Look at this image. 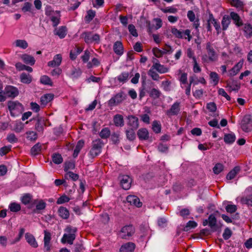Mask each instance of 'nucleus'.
Here are the masks:
<instances>
[{
	"instance_id": "1",
	"label": "nucleus",
	"mask_w": 252,
	"mask_h": 252,
	"mask_svg": "<svg viewBox=\"0 0 252 252\" xmlns=\"http://www.w3.org/2000/svg\"><path fill=\"white\" fill-rule=\"evenodd\" d=\"M104 143L100 139H97L93 140L92 142L91 149L89 153V156L91 158H94L98 156L102 151Z\"/></svg>"
},
{
	"instance_id": "2",
	"label": "nucleus",
	"mask_w": 252,
	"mask_h": 252,
	"mask_svg": "<svg viewBox=\"0 0 252 252\" xmlns=\"http://www.w3.org/2000/svg\"><path fill=\"white\" fill-rule=\"evenodd\" d=\"M66 231L68 234H64L61 239V242L63 244L67 242L69 244H72L76 237L75 233L77 229L75 227L68 226L66 229Z\"/></svg>"
},
{
	"instance_id": "3",
	"label": "nucleus",
	"mask_w": 252,
	"mask_h": 252,
	"mask_svg": "<svg viewBox=\"0 0 252 252\" xmlns=\"http://www.w3.org/2000/svg\"><path fill=\"white\" fill-rule=\"evenodd\" d=\"M135 232V228L132 225L123 226L119 233V236L123 239L128 240Z\"/></svg>"
},
{
	"instance_id": "4",
	"label": "nucleus",
	"mask_w": 252,
	"mask_h": 252,
	"mask_svg": "<svg viewBox=\"0 0 252 252\" xmlns=\"http://www.w3.org/2000/svg\"><path fill=\"white\" fill-rule=\"evenodd\" d=\"M126 94L121 91L112 97L108 102L109 106H114L118 105L126 99Z\"/></svg>"
},
{
	"instance_id": "5",
	"label": "nucleus",
	"mask_w": 252,
	"mask_h": 252,
	"mask_svg": "<svg viewBox=\"0 0 252 252\" xmlns=\"http://www.w3.org/2000/svg\"><path fill=\"white\" fill-rule=\"evenodd\" d=\"M81 37L83 38L85 42L87 44H90L93 42L98 43L100 37L98 34H93L92 32H84L81 34Z\"/></svg>"
},
{
	"instance_id": "6",
	"label": "nucleus",
	"mask_w": 252,
	"mask_h": 252,
	"mask_svg": "<svg viewBox=\"0 0 252 252\" xmlns=\"http://www.w3.org/2000/svg\"><path fill=\"white\" fill-rule=\"evenodd\" d=\"M241 127L243 131L248 132L252 129V116L246 115L244 116L241 123Z\"/></svg>"
},
{
	"instance_id": "7",
	"label": "nucleus",
	"mask_w": 252,
	"mask_h": 252,
	"mask_svg": "<svg viewBox=\"0 0 252 252\" xmlns=\"http://www.w3.org/2000/svg\"><path fill=\"white\" fill-rule=\"evenodd\" d=\"M19 94L18 89L13 86H6L4 90L3 94L6 97L14 98Z\"/></svg>"
},
{
	"instance_id": "8",
	"label": "nucleus",
	"mask_w": 252,
	"mask_h": 252,
	"mask_svg": "<svg viewBox=\"0 0 252 252\" xmlns=\"http://www.w3.org/2000/svg\"><path fill=\"white\" fill-rule=\"evenodd\" d=\"M122 188L125 190L128 189L131 187V178L128 175H120L119 177Z\"/></svg>"
},
{
	"instance_id": "9",
	"label": "nucleus",
	"mask_w": 252,
	"mask_h": 252,
	"mask_svg": "<svg viewBox=\"0 0 252 252\" xmlns=\"http://www.w3.org/2000/svg\"><path fill=\"white\" fill-rule=\"evenodd\" d=\"M128 128L136 130L139 127V120L134 115H129L126 118Z\"/></svg>"
},
{
	"instance_id": "10",
	"label": "nucleus",
	"mask_w": 252,
	"mask_h": 252,
	"mask_svg": "<svg viewBox=\"0 0 252 252\" xmlns=\"http://www.w3.org/2000/svg\"><path fill=\"white\" fill-rule=\"evenodd\" d=\"M180 102L179 101H176L171 106L170 108L167 110L166 114L168 116H177L178 115L180 111L181 106Z\"/></svg>"
},
{
	"instance_id": "11",
	"label": "nucleus",
	"mask_w": 252,
	"mask_h": 252,
	"mask_svg": "<svg viewBox=\"0 0 252 252\" xmlns=\"http://www.w3.org/2000/svg\"><path fill=\"white\" fill-rule=\"evenodd\" d=\"M206 49L209 60L212 62L216 61L217 56L213 46V44L210 42H207Z\"/></svg>"
},
{
	"instance_id": "12",
	"label": "nucleus",
	"mask_w": 252,
	"mask_h": 252,
	"mask_svg": "<svg viewBox=\"0 0 252 252\" xmlns=\"http://www.w3.org/2000/svg\"><path fill=\"white\" fill-rule=\"evenodd\" d=\"M137 135L140 140L147 141L150 138L148 130L144 127L139 129L137 132Z\"/></svg>"
},
{
	"instance_id": "13",
	"label": "nucleus",
	"mask_w": 252,
	"mask_h": 252,
	"mask_svg": "<svg viewBox=\"0 0 252 252\" xmlns=\"http://www.w3.org/2000/svg\"><path fill=\"white\" fill-rule=\"evenodd\" d=\"M126 201L130 205H132L137 207H141L142 205V203L140 201L139 198L135 195H128L126 197Z\"/></svg>"
},
{
	"instance_id": "14",
	"label": "nucleus",
	"mask_w": 252,
	"mask_h": 252,
	"mask_svg": "<svg viewBox=\"0 0 252 252\" xmlns=\"http://www.w3.org/2000/svg\"><path fill=\"white\" fill-rule=\"evenodd\" d=\"M155 60L157 61V62L154 63L152 66L153 69H155L160 73H165L168 72L169 69L167 67L163 65L160 64L158 63V60L155 59Z\"/></svg>"
},
{
	"instance_id": "15",
	"label": "nucleus",
	"mask_w": 252,
	"mask_h": 252,
	"mask_svg": "<svg viewBox=\"0 0 252 252\" xmlns=\"http://www.w3.org/2000/svg\"><path fill=\"white\" fill-rule=\"evenodd\" d=\"M226 87L231 91H238L240 88V84L236 80L231 79L226 81Z\"/></svg>"
},
{
	"instance_id": "16",
	"label": "nucleus",
	"mask_w": 252,
	"mask_h": 252,
	"mask_svg": "<svg viewBox=\"0 0 252 252\" xmlns=\"http://www.w3.org/2000/svg\"><path fill=\"white\" fill-rule=\"evenodd\" d=\"M135 248V245L132 242H127L123 245L120 249V252H133Z\"/></svg>"
},
{
	"instance_id": "17",
	"label": "nucleus",
	"mask_w": 252,
	"mask_h": 252,
	"mask_svg": "<svg viewBox=\"0 0 252 252\" xmlns=\"http://www.w3.org/2000/svg\"><path fill=\"white\" fill-rule=\"evenodd\" d=\"M62 61V57L61 54H57L54 57L53 60L48 63L49 66L54 67L59 66Z\"/></svg>"
},
{
	"instance_id": "18",
	"label": "nucleus",
	"mask_w": 252,
	"mask_h": 252,
	"mask_svg": "<svg viewBox=\"0 0 252 252\" xmlns=\"http://www.w3.org/2000/svg\"><path fill=\"white\" fill-rule=\"evenodd\" d=\"M243 64V61L239 62L230 70H229L228 76L230 77H232L236 75L242 67Z\"/></svg>"
},
{
	"instance_id": "19",
	"label": "nucleus",
	"mask_w": 252,
	"mask_h": 252,
	"mask_svg": "<svg viewBox=\"0 0 252 252\" xmlns=\"http://www.w3.org/2000/svg\"><path fill=\"white\" fill-rule=\"evenodd\" d=\"M25 237L27 242L32 247L36 248L38 247L37 242H36L34 237L32 234L29 233H26Z\"/></svg>"
},
{
	"instance_id": "20",
	"label": "nucleus",
	"mask_w": 252,
	"mask_h": 252,
	"mask_svg": "<svg viewBox=\"0 0 252 252\" xmlns=\"http://www.w3.org/2000/svg\"><path fill=\"white\" fill-rule=\"evenodd\" d=\"M114 52L119 56L123 55L124 53V47L122 43L120 41H116L113 46Z\"/></svg>"
},
{
	"instance_id": "21",
	"label": "nucleus",
	"mask_w": 252,
	"mask_h": 252,
	"mask_svg": "<svg viewBox=\"0 0 252 252\" xmlns=\"http://www.w3.org/2000/svg\"><path fill=\"white\" fill-rule=\"evenodd\" d=\"M21 58L26 64L31 65H33L35 62V60L32 56L26 54L22 55Z\"/></svg>"
},
{
	"instance_id": "22",
	"label": "nucleus",
	"mask_w": 252,
	"mask_h": 252,
	"mask_svg": "<svg viewBox=\"0 0 252 252\" xmlns=\"http://www.w3.org/2000/svg\"><path fill=\"white\" fill-rule=\"evenodd\" d=\"M230 16L237 26L240 27L243 25L242 20L241 19V18L237 13L234 12H231L230 13Z\"/></svg>"
},
{
	"instance_id": "23",
	"label": "nucleus",
	"mask_w": 252,
	"mask_h": 252,
	"mask_svg": "<svg viewBox=\"0 0 252 252\" xmlns=\"http://www.w3.org/2000/svg\"><path fill=\"white\" fill-rule=\"evenodd\" d=\"M115 125L118 127H122L124 125V117L122 115L116 114L113 117Z\"/></svg>"
},
{
	"instance_id": "24",
	"label": "nucleus",
	"mask_w": 252,
	"mask_h": 252,
	"mask_svg": "<svg viewBox=\"0 0 252 252\" xmlns=\"http://www.w3.org/2000/svg\"><path fill=\"white\" fill-rule=\"evenodd\" d=\"M54 33L59 36L60 38H63L67 34L66 27L62 26L54 31Z\"/></svg>"
},
{
	"instance_id": "25",
	"label": "nucleus",
	"mask_w": 252,
	"mask_h": 252,
	"mask_svg": "<svg viewBox=\"0 0 252 252\" xmlns=\"http://www.w3.org/2000/svg\"><path fill=\"white\" fill-rule=\"evenodd\" d=\"M20 81L24 84H30L32 81V76L29 74L23 72L20 76Z\"/></svg>"
},
{
	"instance_id": "26",
	"label": "nucleus",
	"mask_w": 252,
	"mask_h": 252,
	"mask_svg": "<svg viewBox=\"0 0 252 252\" xmlns=\"http://www.w3.org/2000/svg\"><path fill=\"white\" fill-rule=\"evenodd\" d=\"M236 139L235 135L233 133L225 134L223 137L224 141L226 144H231Z\"/></svg>"
},
{
	"instance_id": "27",
	"label": "nucleus",
	"mask_w": 252,
	"mask_h": 252,
	"mask_svg": "<svg viewBox=\"0 0 252 252\" xmlns=\"http://www.w3.org/2000/svg\"><path fill=\"white\" fill-rule=\"evenodd\" d=\"M240 167L236 166L233 168L226 175V179L227 180H232L234 179L236 175L240 172Z\"/></svg>"
},
{
	"instance_id": "28",
	"label": "nucleus",
	"mask_w": 252,
	"mask_h": 252,
	"mask_svg": "<svg viewBox=\"0 0 252 252\" xmlns=\"http://www.w3.org/2000/svg\"><path fill=\"white\" fill-rule=\"evenodd\" d=\"M45 125L44 119L42 117H38L35 126V129L39 132L42 131Z\"/></svg>"
},
{
	"instance_id": "29",
	"label": "nucleus",
	"mask_w": 252,
	"mask_h": 252,
	"mask_svg": "<svg viewBox=\"0 0 252 252\" xmlns=\"http://www.w3.org/2000/svg\"><path fill=\"white\" fill-rule=\"evenodd\" d=\"M58 213L59 216L63 219H67L69 216V213L68 210L64 207H60L58 210Z\"/></svg>"
},
{
	"instance_id": "30",
	"label": "nucleus",
	"mask_w": 252,
	"mask_h": 252,
	"mask_svg": "<svg viewBox=\"0 0 252 252\" xmlns=\"http://www.w3.org/2000/svg\"><path fill=\"white\" fill-rule=\"evenodd\" d=\"M53 95L51 94H45L40 98V101L42 104L46 105L48 102L53 99Z\"/></svg>"
},
{
	"instance_id": "31",
	"label": "nucleus",
	"mask_w": 252,
	"mask_h": 252,
	"mask_svg": "<svg viewBox=\"0 0 252 252\" xmlns=\"http://www.w3.org/2000/svg\"><path fill=\"white\" fill-rule=\"evenodd\" d=\"M135 129L128 128L126 130V134L127 139L129 141H132L136 138Z\"/></svg>"
},
{
	"instance_id": "32",
	"label": "nucleus",
	"mask_w": 252,
	"mask_h": 252,
	"mask_svg": "<svg viewBox=\"0 0 252 252\" xmlns=\"http://www.w3.org/2000/svg\"><path fill=\"white\" fill-rule=\"evenodd\" d=\"M15 46L17 47H19L23 49H25L28 47V42L25 40L22 39H17L16 40L14 43Z\"/></svg>"
},
{
	"instance_id": "33",
	"label": "nucleus",
	"mask_w": 252,
	"mask_h": 252,
	"mask_svg": "<svg viewBox=\"0 0 252 252\" xmlns=\"http://www.w3.org/2000/svg\"><path fill=\"white\" fill-rule=\"evenodd\" d=\"M16 68L19 71L27 70L29 72L32 71V68L29 66L22 64L21 63H17L15 64Z\"/></svg>"
},
{
	"instance_id": "34",
	"label": "nucleus",
	"mask_w": 252,
	"mask_h": 252,
	"mask_svg": "<svg viewBox=\"0 0 252 252\" xmlns=\"http://www.w3.org/2000/svg\"><path fill=\"white\" fill-rule=\"evenodd\" d=\"M210 21L212 22V24L215 28L218 34L220 33L221 32L220 26V23L218 22L214 18L212 14H209Z\"/></svg>"
},
{
	"instance_id": "35",
	"label": "nucleus",
	"mask_w": 252,
	"mask_h": 252,
	"mask_svg": "<svg viewBox=\"0 0 252 252\" xmlns=\"http://www.w3.org/2000/svg\"><path fill=\"white\" fill-rule=\"evenodd\" d=\"M64 178L65 180L72 179L73 181H77L79 178V175L77 174L74 173L71 171L66 172L64 174Z\"/></svg>"
},
{
	"instance_id": "36",
	"label": "nucleus",
	"mask_w": 252,
	"mask_h": 252,
	"mask_svg": "<svg viewBox=\"0 0 252 252\" xmlns=\"http://www.w3.org/2000/svg\"><path fill=\"white\" fill-rule=\"evenodd\" d=\"M245 36L249 38L252 36V26L250 24L245 25L244 28Z\"/></svg>"
},
{
	"instance_id": "37",
	"label": "nucleus",
	"mask_w": 252,
	"mask_h": 252,
	"mask_svg": "<svg viewBox=\"0 0 252 252\" xmlns=\"http://www.w3.org/2000/svg\"><path fill=\"white\" fill-rule=\"evenodd\" d=\"M99 135L101 138L107 139L110 136V130L108 127H104L101 129Z\"/></svg>"
},
{
	"instance_id": "38",
	"label": "nucleus",
	"mask_w": 252,
	"mask_h": 252,
	"mask_svg": "<svg viewBox=\"0 0 252 252\" xmlns=\"http://www.w3.org/2000/svg\"><path fill=\"white\" fill-rule=\"evenodd\" d=\"M52 158L53 162L56 164H61L63 161V158L60 154H53Z\"/></svg>"
},
{
	"instance_id": "39",
	"label": "nucleus",
	"mask_w": 252,
	"mask_h": 252,
	"mask_svg": "<svg viewBox=\"0 0 252 252\" xmlns=\"http://www.w3.org/2000/svg\"><path fill=\"white\" fill-rule=\"evenodd\" d=\"M161 126L159 122L154 121L152 123V129L156 133L160 132Z\"/></svg>"
},
{
	"instance_id": "40",
	"label": "nucleus",
	"mask_w": 252,
	"mask_h": 252,
	"mask_svg": "<svg viewBox=\"0 0 252 252\" xmlns=\"http://www.w3.org/2000/svg\"><path fill=\"white\" fill-rule=\"evenodd\" d=\"M95 12L93 10H89L87 11V15L85 17L86 23H90L95 17Z\"/></svg>"
},
{
	"instance_id": "41",
	"label": "nucleus",
	"mask_w": 252,
	"mask_h": 252,
	"mask_svg": "<svg viewBox=\"0 0 252 252\" xmlns=\"http://www.w3.org/2000/svg\"><path fill=\"white\" fill-rule=\"evenodd\" d=\"M230 23V18L226 15H224L221 21V25L222 27V30L225 31L228 28Z\"/></svg>"
},
{
	"instance_id": "42",
	"label": "nucleus",
	"mask_w": 252,
	"mask_h": 252,
	"mask_svg": "<svg viewBox=\"0 0 252 252\" xmlns=\"http://www.w3.org/2000/svg\"><path fill=\"white\" fill-rule=\"evenodd\" d=\"M81 74L82 71L79 68H74L71 71L70 77L73 79H76L78 78L81 76Z\"/></svg>"
},
{
	"instance_id": "43",
	"label": "nucleus",
	"mask_w": 252,
	"mask_h": 252,
	"mask_svg": "<svg viewBox=\"0 0 252 252\" xmlns=\"http://www.w3.org/2000/svg\"><path fill=\"white\" fill-rule=\"evenodd\" d=\"M129 76L128 72H123L117 77V79L120 82L125 83L128 80Z\"/></svg>"
},
{
	"instance_id": "44",
	"label": "nucleus",
	"mask_w": 252,
	"mask_h": 252,
	"mask_svg": "<svg viewBox=\"0 0 252 252\" xmlns=\"http://www.w3.org/2000/svg\"><path fill=\"white\" fill-rule=\"evenodd\" d=\"M241 202L243 204H247L248 206H252V194L242 197L241 199Z\"/></svg>"
},
{
	"instance_id": "45",
	"label": "nucleus",
	"mask_w": 252,
	"mask_h": 252,
	"mask_svg": "<svg viewBox=\"0 0 252 252\" xmlns=\"http://www.w3.org/2000/svg\"><path fill=\"white\" fill-rule=\"evenodd\" d=\"M21 104L18 101H10L8 102V107L9 111H12L21 106Z\"/></svg>"
},
{
	"instance_id": "46",
	"label": "nucleus",
	"mask_w": 252,
	"mask_h": 252,
	"mask_svg": "<svg viewBox=\"0 0 252 252\" xmlns=\"http://www.w3.org/2000/svg\"><path fill=\"white\" fill-rule=\"evenodd\" d=\"M150 96L153 98L154 99H157L158 98L161 92L158 89L153 88L149 92Z\"/></svg>"
},
{
	"instance_id": "47",
	"label": "nucleus",
	"mask_w": 252,
	"mask_h": 252,
	"mask_svg": "<svg viewBox=\"0 0 252 252\" xmlns=\"http://www.w3.org/2000/svg\"><path fill=\"white\" fill-rule=\"evenodd\" d=\"M208 222H209V226L211 228H213L216 226L217 225V219L215 217V216L211 214L209 216L208 218Z\"/></svg>"
},
{
	"instance_id": "48",
	"label": "nucleus",
	"mask_w": 252,
	"mask_h": 252,
	"mask_svg": "<svg viewBox=\"0 0 252 252\" xmlns=\"http://www.w3.org/2000/svg\"><path fill=\"white\" fill-rule=\"evenodd\" d=\"M41 151V145L39 144H36L31 150V153L33 156L38 155Z\"/></svg>"
},
{
	"instance_id": "49",
	"label": "nucleus",
	"mask_w": 252,
	"mask_h": 252,
	"mask_svg": "<svg viewBox=\"0 0 252 252\" xmlns=\"http://www.w3.org/2000/svg\"><path fill=\"white\" fill-rule=\"evenodd\" d=\"M154 69H153V67H152L149 70L148 74L151 77L153 80L155 81H158L160 77L159 75L154 71Z\"/></svg>"
},
{
	"instance_id": "50",
	"label": "nucleus",
	"mask_w": 252,
	"mask_h": 252,
	"mask_svg": "<svg viewBox=\"0 0 252 252\" xmlns=\"http://www.w3.org/2000/svg\"><path fill=\"white\" fill-rule=\"evenodd\" d=\"M9 208L11 212H17L21 210V206L18 203L13 202L10 204Z\"/></svg>"
},
{
	"instance_id": "51",
	"label": "nucleus",
	"mask_w": 252,
	"mask_h": 252,
	"mask_svg": "<svg viewBox=\"0 0 252 252\" xmlns=\"http://www.w3.org/2000/svg\"><path fill=\"white\" fill-rule=\"evenodd\" d=\"M223 169L224 166L223 164L220 163H218L213 167V170L215 174H219L223 171Z\"/></svg>"
},
{
	"instance_id": "52",
	"label": "nucleus",
	"mask_w": 252,
	"mask_h": 252,
	"mask_svg": "<svg viewBox=\"0 0 252 252\" xmlns=\"http://www.w3.org/2000/svg\"><path fill=\"white\" fill-rule=\"evenodd\" d=\"M171 32L177 38H183V32L175 27L172 28Z\"/></svg>"
},
{
	"instance_id": "53",
	"label": "nucleus",
	"mask_w": 252,
	"mask_h": 252,
	"mask_svg": "<svg viewBox=\"0 0 252 252\" xmlns=\"http://www.w3.org/2000/svg\"><path fill=\"white\" fill-rule=\"evenodd\" d=\"M111 140L114 144H118L120 143L119 132H113L111 135Z\"/></svg>"
},
{
	"instance_id": "54",
	"label": "nucleus",
	"mask_w": 252,
	"mask_h": 252,
	"mask_svg": "<svg viewBox=\"0 0 252 252\" xmlns=\"http://www.w3.org/2000/svg\"><path fill=\"white\" fill-rule=\"evenodd\" d=\"M230 3L237 8L242 9L244 6L243 2L240 0H230Z\"/></svg>"
},
{
	"instance_id": "55",
	"label": "nucleus",
	"mask_w": 252,
	"mask_h": 252,
	"mask_svg": "<svg viewBox=\"0 0 252 252\" xmlns=\"http://www.w3.org/2000/svg\"><path fill=\"white\" fill-rule=\"evenodd\" d=\"M197 225V223L194 221L189 220L188 221L184 228V230L188 231L190 229L194 228Z\"/></svg>"
},
{
	"instance_id": "56",
	"label": "nucleus",
	"mask_w": 252,
	"mask_h": 252,
	"mask_svg": "<svg viewBox=\"0 0 252 252\" xmlns=\"http://www.w3.org/2000/svg\"><path fill=\"white\" fill-rule=\"evenodd\" d=\"M75 167V163L73 161H65L64 163V170L68 172L69 169H74Z\"/></svg>"
},
{
	"instance_id": "57",
	"label": "nucleus",
	"mask_w": 252,
	"mask_h": 252,
	"mask_svg": "<svg viewBox=\"0 0 252 252\" xmlns=\"http://www.w3.org/2000/svg\"><path fill=\"white\" fill-rule=\"evenodd\" d=\"M26 134L27 138L30 141H35L37 138L36 133L32 131H27Z\"/></svg>"
},
{
	"instance_id": "58",
	"label": "nucleus",
	"mask_w": 252,
	"mask_h": 252,
	"mask_svg": "<svg viewBox=\"0 0 252 252\" xmlns=\"http://www.w3.org/2000/svg\"><path fill=\"white\" fill-rule=\"evenodd\" d=\"M40 82L44 85H52V82L51 79L46 75H43L41 77Z\"/></svg>"
},
{
	"instance_id": "59",
	"label": "nucleus",
	"mask_w": 252,
	"mask_h": 252,
	"mask_svg": "<svg viewBox=\"0 0 252 252\" xmlns=\"http://www.w3.org/2000/svg\"><path fill=\"white\" fill-rule=\"evenodd\" d=\"M6 139L10 143H17L18 141V138L14 133H10L7 135Z\"/></svg>"
},
{
	"instance_id": "60",
	"label": "nucleus",
	"mask_w": 252,
	"mask_h": 252,
	"mask_svg": "<svg viewBox=\"0 0 252 252\" xmlns=\"http://www.w3.org/2000/svg\"><path fill=\"white\" fill-rule=\"evenodd\" d=\"M50 20L53 23V27H56L58 25L60 22V15H52L50 17Z\"/></svg>"
},
{
	"instance_id": "61",
	"label": "nucleus",
	"mask_w": 252,
	"mask_h": 252,
	"mask_svg": "<svg viewBox=\"0 0 252 252\" xmlns=\"http://www.w3.org/2000/svg\"><path fill=\"white\" fill-rule=\"evenodd\" d=\"M232 233L231 230L229 228L227 227L224 230L222 237L224 240H228L231 236Z\"/></svg>"
},
{
	"instance_id": "62",
	"label": "nucleus",
	"mask_w": 252,
	"mask_h": 252,
	"mask_svg": "<svg viewBox=\"0 0 252 252\" xmlns=\"http://www.w3.org/2000/svg\"><path fill=\"white\" fill-rule=\"evenodd\" d=\"M11 148V146H4L0 148V155L1 156H3L5 155L7 153H8L10 150Z\"/></svg>"
},
{
	"instance_id": "63",
	"label": "nucleus",
	"mask_w": 252,
	"mask_h": 252,
	"mask_svg": "<svg viewBox=\"0 0 252 252\" xmlns=\"http://www.w3.org/2000/svg\"><path fill=\"white\" fill-rule=\"evenodd\" d=\"M70 200V198L65 195H63L60 197L57 201L58 204H61L64 203L68 202Z\"/></svg>"
},
{
	"instance_id": "64",
	"label": "nucleus",
	"mask_w": 252,
	"mask_h": 252,
	"mask_svg": "<svg viewBox=\"0 0 252 252\" xmlns=\"http://www.w3.org/2000/svg\"><path fill=\"white\" fill-rule=\"evenodd\" d=\"M153 52L154 55L157 57V58H160L162 57V56L165 54V52L164 51H161V50L159 49L158 48L155 47L153 49Z\"/></svg>"
}]
</instances>
